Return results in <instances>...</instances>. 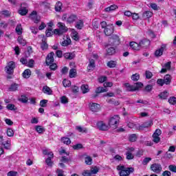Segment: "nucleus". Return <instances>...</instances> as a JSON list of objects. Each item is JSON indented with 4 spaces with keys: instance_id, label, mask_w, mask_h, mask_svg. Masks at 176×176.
<instances>
[{
    "instance_id": "f257e3e1",
    "label": "nucleus",
    "mask_w": 176,
    "mask_h": 176,
    "mask_svg": "<svg viewBox=\"0 0 176 176\" xmlns=\"http://www.w3.org/2000/svg\"><path fill=\"white\" fill-rule=\"evenodd\" d=\"M117 170L120 171V176H129L130 174H131V173H134V168H126L123 165L118 166Z\"/></svg>"
},
{
    "instance_id": "f03ea898",
    "label": "nucleus",
    "mask_w": 176,
    "mask_h": 176,
    "mask_svg": "<svg viewBox=\"0 0 176 176\" xmlns=\"http://www.w3.org/2000/svg\"><path fill=\"white\" fill-rule=\"evenodd\" d=\"M58 29H55L54 30V34H55V35H63V34H65V32L68 31V28L65 26V23L61 22L58 23Z\"/></svg>"
},
{
    "instance_id": "7ed1b4c3",
    "label": "nucleus",
    "mask_w": 176,
    "mask_h": 176,
    "mask_svg": "<svg viewBox=\"0 0 176 176\" xmlns=\"http://www.w3.org/2000/svg\"><path fill=\"white\" fill-rule=\"evenodd\" d=\"M120 120V117L118 115H115L111 117L109 120V127H113V129H116L119 126V122Z\"/></svg>"
},
{
    "instance_id": "20e7f679",
    "label": "nucleus",
    "mask_w": 176,
    "mask_h": 176,
    "mask_svg": "<svg viewBox=\"0 0 176 176\" xmlns=\"http://www.w3.org/2000/svg\"><path fill=\"white\" fill-rule=\"evenodd\" d=\"M109 45H110V46H118V45H120V38L119 36H118V34H113L109 37Z\"/></svg>"
},
{
    "instance_id": "39448f33",
    "label": "nucleus",
    "mask_w": 176,
    "mask_h": 176,
    "mask_svg": "<svg viewBox=\"0 0 176 176\" xmlns=\"http://www.w3.org/2000/svg\"><path fill=\"white\" fill-rule=\"evenodd\" d=\"M14 68H16V63L13 61H10L6 67H5L4 70L6 74L8 75H13L14 72Z\"/></svg>"
},
{
    "instance_id": "423d86ee",
    "label": "nucleus",
    "mask_w": 176,
    "mask_h": 176,
    "mask_svg": "<svg viewBox=\"0 0 176 176\" xmlns=\"http://www.w3.org/2000/svg\"><path fill=\"white\" fill-rule=\"evenodd\" d=\"M146 42V40H142L140 43L132 41L129 43V46L133 49V50H140V49H141V46H144Z\"/></svg>"
},
{
    "instance_id": "0eeeda50",
    "label": "nucleus",
    "mask_w": 176,
    "mask_h": 176,
    "mask_svg": "<svg viewBox=\"0 0 176 176\" xmlns=\"http://www.w3.org/2000/svg\"><path fill=\"white\" fill-rule=\"evenodd\" d=\"M28 6L27 3H22L20 9L18 10V13L21 16H25L28 13Z\"/></svg>"
},
{
    "instance_id": "6e6552de",
    "label": "nucleus",
    "mask_w": 176,
    "mask_h": 176,
    "mask_svg": "<svg viewBox=\"0 0 176 176\" xmlns=\"http://www.w3.org/2000/svg\"><path fill=\"white\" fill-rule=\"evenodd\" d=\"M126 160H133V159H134V151H135V149L134 148V147H128L126 148Z\"/></svg>"
},
{
    "instance_id": "1a4fd4ad",
    "label": "nucleus",
    "mask_w": 176,
    "mask_h": 176,
    "mask_svg": "<svg viewBox=\"0 0 176 176\" xmlns=\"http://www.w3.org/2000/svg\"><path fill=\"white\" fill-rule=\"evenodd\" d=\"M151 170L153 171V173H155V174H160L163 168L162 167V164L155 163L151 165Z\"/></svg>"
},
{
    "instance_id": "9d476101",
    "label": "nucleus",
    "mask_w": 176,
    "mask_h": 176,
    "mask_svg": "<svg viewBox=\"0 0 176 176\" xmlns=\"http://www.w3.org/2000/svg\"><path fill=\"white\" fill-rule=\"evenodd\" d=\"M96 127H98V130H100V131H107L109 130V125L105 124L103 121L98 122Z\"/></svg>"
},
{
    "instance_id": "9b49d317",
    "label": "nucleus",
    "mask_w": 176,
    "mask_h": 176,
    "mask_svg": "<svg viewBox=\"0 0 176 176\" xmlns=\"http://www.w3.org/2000/svg\"><path fill=\"white\" fill-rule=\"evenodd\" d=\"M162 135V131L160 129H156L153 134V141L155 144H159L160 142V135Z\"/></svg>"
},
{
    "instance_id": "f8f14e48",
    "label": "nucleus",
    "mask_w": 176,
    "mask_h": 176,
    "mask_svg": "<svg viewBox=\"0 0 176 176\" xmlns=\"http://www.w3.org/2000/svg\"><path fill=\"white\" fill-rule=\"evenodd\" d=\"M89 107L92 112H98V111L100 109V104L94 102L89 103Z\"/></svg>"
},
{
    "instance_id": "ddd939ff",
    "label": "nucleus",
    "mask_w": 176,
    "mask_h": 176,
    "mask_svg": "<svg viewBox=\"0 0 176 176\" xmlns=\"http://www.w3.org/2000/svg\"><path fill=\"white\" fill-rule=\"evenodd\" d=\"M54 52H50L46 58V64L47 65H50L52 63L54 62Z\"/></svg>"
},
{
    "instance_id": "4468645a",
    "label": "nucleus",
    "mask_w": 176,
    "mask_h": 176,
    "mask_svg": "<svg viewBox=\"0 0 176 176\" xmlns=\"http://www.w3.org/2000/svg\"><path fill=\"white\" fill-rule=\"evenodd\" d=\"M164 49H166V45L163 44L160 49L157 50L155 52V56L156 57H160V56H162L163 55V52H164Z\"/></svg>"
},
{
    "instance_id": "2eb2a0df",
    "label": "nucleus",
    "mask_w": 176,
    "mask_h": 176,
    "mask_svg": "<svg viewBox=\"0 0 176 176\" xmlns=\"http://www.w3.org/2000/svg\"><path fill=\"white\" fill-rule=\"evenodd\" d=\"M75 21H78V16L75 14H71L67 19V23H68V24H72V23H75Z\"/></svg>"
},
{
    "instance_id": "dca6fc26",
    "label": "nucleus",
    "mask_w": 176,
    "mask_h": 176,
    "mask_svg": "<svg viewBox=\"0 0 176 176\" xmlns=\"http://www.w3.org/2000/svg\"><path fill=\"white\" fill-rule=\"evenodd\" d=\"M104 34L107 36H111L113 34V26H107L104 29Z\"/></svg>"
},
{
    "instance_id": "f3484780",
    "label": "nucleus",
    "mask_w": 176,
    "mask_h": 176,
    "mask_svg": "<svg viewBox=\"0 0 176 176\" xmlns=\"http://www.w3.org/2000/svg\"><path fill=\"white\" fill-rule=\"evenodd\" d=\"M170 68H171V62H167L166 63L164 64L160 72L161 74H164L167 72V70L170 69Z\"/></svg>"
},
{
    "instance_id": "a211bd4d",
    "label": "nucleus",
    "mask_w": 176,
    "mask_h": 176,
    "mask_svg": "<svg viewBox=\"0 0 176 176\" xmlns=\"http://www.w3.org/2000/svg\"><path fill=\"white\" fill-rule=\"evenodd\" d=\"M30 19L32 20H33V21L36 23H39V20L40 19L38 18V16L36 14V11H33L31 14H30Z\"/></svg>"
},
{
    "instance_id": "6ab92c4d",
    "label": "nucleus",
    "mask_w": 176,
    "mask_h": 176,
    "mask_svg": "<svg viewBox=\"0 0 176 176\" xmlns=\"http://www.w3.org/2000/svg\"><path fill=\"white\" fill-rule=\"evenodd\" d=\"M153 124L151 121L146 122L139 126V130H144V129H148Z\"/></svg>"
},
{
    "instance_id": "aec40b11",
    "label": "nucleus",
    "mask_w": 176,
    "mask_h": 176,
    "mask_svg": "<svg viewBox=\"0 0 176 176\" xmlns=\"http://www.w3.org/2000/svg\"><path fill=\"white\" fill-rule=\"evenodd\" d=\"M153 16V12L151 11H144L142 14V18L144 19V20H146V19H151Z\"/></svg>"
},
{
    "instance_id": "412c9836",
    "label": "nucleus",
    "mask_w": 176,
    "mask_h": 176,
    "mask_svg": "<svg viewBox=\"0 0 176 176\" xmlns=\"http://www.w3.org/2000/svg\"><path fill=\"white\" fill-rule=\"evenodd\" d=\"M63 39H64V41L61 42L62 46L65 47V46H68L69 45H71L72 41H71V38H69V36H67L66 37V38H64Z\"/></svg>"
},
{
    "instance_id": "4be33fe9",
    "label": "nucleus",
    "mask_w": 176,
    "mask_h": 176,
    "mask_svg": "<svg viewBox=\"0 0 176 176\" xmlns=\"http://www.w3.org/2000/svg\"><path fill=\"white\" fill-rule=\"evenodd\" d=\"M118 9V6L113 4L110 6L109 7H107L104 9V12H107L109 13V12H113L114 10H116Z\"/></svg>"
},
{
    "instance_id": "5701e85b",
    "label": "nucleus",
    "mask_w": 176,
    "mask_h": 176,
    "mask_svg": "<svg viewBox=\"0 0 176 176\" xmlns=\"http://www.w3.org/2000/svg\"><path fill=\"white\" fill-rule=\"evenodd\" d=\"M43 91L45 93V94H47L48 96H52L53 91L50 89V87L47 86H44L43 87Z\"/></svg>"
},
{
    "instance_id": "b1692460",
    "label": "nucleus",
    "mask_w": 176,
    "mask_h": 176,
    "mask_svg": "<svg viewBox=\"0 0 176 176\" xmlns=\"http://www.w3.org/2000/svg\"><path fill=\"white\" fill-rule=\"evenodd\" d=\"M19 85L16 84V83H12L10 88L9 90L10 91H17V90H19Z\"/></svg>"
},
{
    "instance_id": "393cba45",
    "label": "nucleus",
    "mask_w": 176,
    "mask_h": 176,
    "mask_svg": "<svg viewBox=\"0 0 176 176\" xmlns=\"http://www.w3.org/2000/svg\"><path fill=\"white\" fill-rule=\"evenodd\" d=\"M125 87H126V90L128 91H137V88L134 87V85H130L129 83L124 84Z\"/></svg>"
},
{
    "instance_id": "a878e982",
    "label": "nucleus",
    "mask_w": 176,
    "mask_h": 176,
    "mask_svg": "<svg viewBox=\"0 0 176 176\" xmlns=\"http://www.w3.org/2000/svg\"><path fill=\"white\" fill-rule=\"evenodd\" d=\"M168 96H169V94H168V91H164V92H162L160 94H159V97L162 100H166Z\"/></svg>"
},
{
    "instance_id": "bb28decb",
    "label": "nucleus",
    "mask_w": 176,
    "mask_h": 176,
    "mask_svg": "<svg viewBox=\"0 0 176 176\" xmlns=\"http://www.w3.org/2000/svg\"><path fill=\"white\" fill-rule=\"evenodd\" d=\"M164 82L165 85H170V83H171V76H170L169 74H166L164 77Z\"/></svg>"
},
{
    "instance_id": "cd10ccee",
    "label": "nucleus",
    "mask_w": 176,
    "mask_h": 176,
    "mask_svg": "<svg viewBox=\"0 0 176 176\" xmlns=\"http://www.w3.org/2000/svg\"><path fill=\"white\" fill-rule=\"evenodd\" d=\"M63 56L65 58H67V60H72V58L75 57V54L67 52L65 53Z\"/></svg>"
},
{
    "instance_id": "c85d7f7f",
    "label": "nucleus",
    "mask_w": 176,
    "mask_h": 176,
    "mask_svg": "<svg viewBox=\"0 0 176 176\" xmlns=\"http://www.w3.org/2000/svg\"><path fill=\"white\" fill-rule=\"evenodd\" d=\"M72 38L74 41H79V34L76 30H73L72 32Z\"/></svg>"
},
{
    "instance_id": "c756f323",
    "label": "nucleus",
    "mask_w": 176,
    "mask_h": 176,
    "mask_svg": "<svg viewBox=\"0 0 176 176\" xmlns=\"http://www.w3.org/2000/svg\"><path fill=\"white\" fill-rule=\"evenodd\" d=\"M23 76L25 79H28L31 76V70L27 69L23 73Z\"/></svg>"
},
{
    "instance_id": "7c9ffc66",
    "label": "nucleus",
    "mask_w": 176,
    "mask_h": 176,
    "mask_svg": "<svg viewBox=\"0 0 176 176\" xmlns=\"http://www.w3.org/2000/svg\"><path fill=\"white\" fill-rule=\"evenodd\" d=\"M118 65V62L115 60H110L107 63V67L109 68H115Z\"/></svg>"
},
{
    "instance_id": "2f4dec72",
    "label": "nucleus",
    "mask_w": 176,
    "mask_h": 176,
    "mask_svg": "<svg viewBox=\"0 0 176 176\" xmlns=\"http://www.w3.org/2000/svg\"><path fill=\"white\" fill-rule=\"evenodd\" d=\"M96 67V63L94 60L91 59L89 61V64L88 65L87 69L88 71H91Z\"/></svg>"
},
{
    "instance_id": "473e14b6",
    "label": "nucleus",
    "mask_w": 176,
    "mask_h": 176,
    "mask_svg": "<svg viewBox=\"0 0 176 176\" xmlns=\"http://www.w3.org/2000/svg\"><path fill=\"white\" fill-rule=\"evenodd\" d=\"M63 8V3L58 1L55 5V10L56 12H61V9Z\"/></svg>"
},
{
    "instance_id": "72a5a7b5",
    "label": "nucleus",
    "mask_w": 176,
    "mask_h": 176,
    "mask_svg": "<svg viewBox=\"0 0 176 176\" xmlns=\"http://www.w3.org/2000/svg\"><path fill=\"white\" fill-rule=\"evenodd\" d=\"M15 31L18 35H21V34H23V27L21 26V24L17 25Z\"/></svg>"
},
{
    "instance_id": "f704fd0d",
    "label": "nucleus",
    "mask_w": 176,
    "mask_h": 176,
    "mask_svg": "<svg viewBox=\"0 0 176 176\" xmlns=\"http://www.w3.org/2000/svg\"><path fill=\"white\" fill-rule=\"evenodd\" d=\"M107 91H108L107 89L101 87H98L96 90V94H100V93H107Z\"/></svg>"
},
{
    "instance_id": "c9c22d12",
    "label": "nucleus",
    "mask_w": 176,
    "mask_h": 176,
    "mask_svg": "<svg viewBox=\"0 0 176 176\" xmlns=\"http://www.w3.org/2000/svg\"><path fill=\"white\" fill-rule=\"evenodd\" d=\"M41 47L42 50H47L49 45H47V43H46L45 41L42 40V43H41Z\"/></svg>"
},
{
    "instance_id": "e433bc0d",
    "label": "nucleus",
    "mask_w": 176,
    "mask_h": 176,
    "mask_svg": "<svg viewBox=\"0 0 176 176\" xmlns=\"http://www.w3.org/2000/svg\"><path fill=\"white\" fill-rule=\"evenodd\" d=\"M81 90H82L83 94H86V93H89V85H82L81 86Z\"/></svg>"
},
{
    "instance_id": "4c0bfd02",
    "label": "nucleus",
    "mask_w": 176,
    "mask_h": 176,
    "mask_svg": "<svg viewBox=\"0 0 176 176\" xmlns=\"http://www.w3.org/2000/svg\"><path fill=\"white\" fill-rule=\"evenodd\" d=\"M60 141L61 142L65 144L66 145H69V144H71V140L69 139V138H62Z\"/></svg>"
},
{
    "instance_id": "58836bf2",
    "label": "nucleus",
    "mask_w": 176,
    "mask_h": 176,
    "mask_svg": "<svg viewBox=\"0 0 176 176\" xmlns=\"http://www.w3.org/2000/svg\"><path fill=\"white\" fill-rule=\"evenodd\" d=\"M76 28H77V30H82V28H83V21L82 20L76 22Z\"/></svg>"
},
{
    "instance_id": "ea45409f",
    "label": "nucleus",
    "mask_w": 176,
    "mask_h": 176,
    "mask_svg": "<svg viewBox=\"0 0 176 176\" xmlns=\"http://www.w3.org/2000/svg\"><path fill=\"white\" fill-rule=\"evenodd\" d=\"M115 48L111 47H109L107 50V53L108 54V56H112L113 54H115Z\"/></svg>"
},
{
    "instance_id": "a19ab883",
    "label": "nucleus",
    "mask_w": 176,
    "mask_h": 176,
    "mask_svg": "<svg viewBox=\"0 0 176 176\" xmlns=\"http://www.w3.org/2000/svg\"><path fill=\"white\" fill-rule=\"evenodd\" d=\"M18 42L22 46H25V45H27V41L25 39H23L21 36L18 37Z\"/></svg>"
},
{
    "instance_id": "79ce46f5",
    "label": "nucleus",
    "mask_w": 176,
    "mask_h": 176,
    "mask_svg": "<svg viewBox=\"0 0 176 176\" xmlns=\"http://www.w3.org/2000/svg\"><path fill=\"white\" fill-rule=\"evenodd\" d=\"M52 159H53V157H52V156H50L45 160V163L47 166H49L50 167H52V166H53V162H52Z\"/></svg>"
},
{
    "instance_id": "37998d69",
    "label": "nucleus",
    "mask_w": 176,
    "mask_h": 176,
    "mask_svg": "<svg viewBox=\"0 0 176 176\" xmlns=\"http://www.w3.org/2000/svg\"><path fill=\"white\" fill-rule=\"evenodd\" d=\"M6 134H7L8 137H13V135H14V131H13V129H10V128L7 129Z\"/></svg>"
},
{
    "instance_id": "c03bdc74",
    "label": "nucleus",
    "mask_w": 176,
    "mask_h": 176,
    "mask_svg": "<svg viewBox=\"0 0 176 176\" xmlns=\"http://www.w3.org/2000/svg\"><path fill=\"white\" fill-rule=\"evenodd\" d=\"M43 155H48L49 157L51 156V157H54V154H53V152H49V150L44 149L43 150Z\"/></svg>"
},
{
    "instance_id": "a18cd8bd",
    "label": "nucleus",
    "mask_w": 176,
    "mask_h": 176,
    "mask_svg": "<svg viewBox=\"0 0 176 176\" xmlns=\"http://www.w3.org/2000/svg\"><path fill=\"white\" fill-rule=\"evenodd\" d=\"M19 101H21V102H23V104H26V102H28V98L24 95H22L19 98Z\"/></svg>"
},
{
    "instance_id": "49530a36",
    "label": "nucleus",
    "mask_w": 176,
    "mask_h": 176,
    "mask_svg": "<svg viewBox=\"0 0 176 176\" xmlns=\"http://www.w3.org/2000/svg\"><path fill=\"white\" fill-rule=\"evenodd\" d=\"M69 78H74V76H76V69H70L69 72Z\"/></svg>"
},
{
    "instance_id": "de8ad7c7",
    "label": "nucleus",
    "mask_w": 176,
    "mask_h": 176,
    "mask_svg": "<svg viewBox=\"0 0 176 176\" xmlns=\"http://www.w3.org/2000/svg\"><path fill=\"white\" fill-rule=\"evenodd\" d=\"M1 145H3L5 149H10V141L9 140H5Z\"/></svg>"
},
{
    "instance_id": "09e8293b",
    "label": "nucleus",
    "mask_w": 176,
    "mask_h": 176,
    "mask_svg": "<svg viewBox=\"0 0 176 176\" xmlns=\"http://www.w3.org/2000/svg\"><path fill=\"white\" fill-rule=\"evenodd\" d=\"M129 140L131 142H135V141H137V135L136 134L130 135Z\"/></svg>"
},
{
    "instance_id": "8fccbe9b",
    "label": "nucleus",
    "mask_w": 176,
    "mask_h": 176,
    "mask_svg": "<svg viewBox=\"0 0 176 176\" xmlns=\"http://www.w3.org/2000/svg\"><path fill=\"white\" fill-rule=\"evenodd\" d=\"M36 131L39 134H42V133L45 132V128L42 127L41 126H36Z\"/></svg>"
},
{
    "instance_id": "3c124183",
    "label": "nucleus",
    "mask_w": 176,
    "mask_h": 176,
    "mask_svg": "<svg viewBox=\"0 0 176 176\" xmlns=\"http://www.w3.org/2000/svg\"><path fill=\"white\" fill-rule=\"evenodd\" d=\"M145 76L146 79H151L152 76H153V74H152V72L149 70H146L145 72Z\"/></svg>"
},
{
    "instance_id": "603ef678",
    "label": "nucleus",
    "mask_w": 176,
    "mask_h": 176,
    "mask_svg": "<svg viewBox=\"0 0 176 176\" xmlns=\"http://www.w3.org/2000/svg\"><path fill=\"white\" fill-rule=\"evenodd\" d=\"M7 109H8L9 111H16V109H17L16 108V106H14V104H8L6 107Z\"/></svg>"
},
{
    "instance_id": "864d4df0",
    "label": "nucleus",
    "mask_w": 176,
    "mask_h": 176,
    "mask_svg": "<svg viewBox=\"0 0 176 176\" xmlns=\"http://www.w3.org/2000/svg\"><path fill=\"white\" fill-rule=\"evenodd\" d=\"M63 83L64 87H69V86H71V81L68 80H66V79L63 80Z\"/></svg>"
},
{
    "instance_id": "5fc2aeb1",
    "label": "nucleus",
    "mask_w": 176,
    "mask_h": 176,
    "mask_svg": "<svg viewBox=\"0 0 176 176\" xmlns=\"http://www.w3.org/2000/svg\"><path fill=\"white\" fill-rule=\"evenodd\" d=\"M92 162H93V160H92L90 157H85V162L86 164H87L88 166H91Z\"/></svg>"
},
{
    "instance_id": "6e6d98bb",
    "label": "nucleus",
    "mask_w": 176,
    "mask_h": 176,
    "mask_svg": "<svg viewBox=\"0 0 176 176\" xmlns=\"http://www.w3.org/2000/svg\"><path fill=\"white\" fill-rule=\"evenodd\" d=\"M131 79H132V80H133L134 82H137V80H140V74H135L132 75Z\"/></svg>"
},
{
    "instance_id": "4d7b16f0",
    "label": "nucleus",
    "mask_w": 176,
    "mask_h": 176,
    "mask_svg": "<svg viewBox=\"0 0 176 176\" xmlns=\"http://www.w3.org/2000/svg\"><path fill=\"white\" fill-rule=\"evenodd\" d=\"M76 129L79 133H86L87 131V129L82 128V126H76Z\"/></svg>"
},
{
    "instance_id": "13d9d810",
    "label": "nucleus",
    "mask_w": 176,
    "mask_h": 176,
    "mask_svg": "<svg viewBox=\"0 0 176 176\" xmlns=\"http://www.w3.org/2000/svg\"><path fill=\"white\" fill-rule=\"evenodd\" d=\"M169 104H171V105H175L176 104V98L175 97H170L168 99Z\"/></svg>"
},
{
    "instance_id": "bf43d9fd",
    "label": "nucleus",
    "mask_w": 176,
    "mask_h": 176,
    "mask_svg": "<svg viewBox=\"0 0 176 176\" xmlns=\"http://www.w3.org/2000/svg\"><path fill=\"white\" fill-rule=\"evenodd\" d=\"M47 100H42L40 101V107H42L43 108H45L47 107Z\"/></svg>"
},
{
    "instance_id": "052dcab7",
    "label": "nucleus",
    "mask_w": 176,
    "mask_h": 176,
    "mask_svg": "<svg viewBox=\"0 0 176 176\" xmlns=\"http://www.w3.org/2000/svg\"><path fill=\"white\" fill-rule=\"evenodd\" d=\"M151 160H152V158H151V157L144 158L142 161L143 166H146V164H148V163H149V162H151Z\"/></svg>"
},
{
    "instance_id": "680f3d73",
    "label": "nucleus",
    "mask_w": 176,
    "mask_h": 176,
    "mask_svg": "<svg viewBox=\"0 0 176 176\" xmlns=\"http://www.w3.org/2000/svg\"><path fill=\"white\" fill-rule=\"evenodd\" d=\"M150 8H152L153 10H159L160 9L159 6H157V4L155 3H150Z\"/></svg>"
},
{
    "instance_id": "e2e57ef3",
    "label": "nucleus",
    "mask_w": 176,
    "mask_h": 176,
    "mask_svg": "<svg viewBox=\"0 0 176 176\" xmlns=\"http://www.w3.org/2000/svg\"><path fill=\"white\" fill-rule=\"evenodd\" d=\"M1 14H3V16H5L6 17H9L11 14L9 10H6L1 11Z\"/></svg>"
},
{
    "instance_id": "0e129e2a",
    "label": "nucleus",
    "mask_w": 176,
    "mask_h": 176,
    "mask_svg": "<svg viewBox=\"0 0 176 176\" xmlns=\"http://www.w3.org/2000/svg\"><path fill=\"white\" fill-rule=\"evenodd\" d=\"M53 32H54L52 30V28H49L48 30H46L45 35L46 36H52L53 35Z\"/></svg>"
},
{
    "instance_id": "69168bd1",
    "label": "nucleus",
    "mask_w": 176,
    "mask_h": 176,
    "mask_svg": "<svg viewBox=\"0 0 176 176\" xmlns=\"http://www.w3.org/2000/svg\"><path fill=\"white\" fill-rule=\"evenodd\" d=\"M98 173V168L97 166L91 168V174H97Z\"/></svg>"
},
{
    "instance_id": "338daca9",
    "label": "nucleus",
    "mask_w": 176,
    "mask_h": 176,
    "mask_svg": "<svg viewBox=\"0 0 176 176\" xmlns=\"http://www.w3.org/2000/svg\"><path fill=\"white\" fill-rule=\"evenodd\" d=\"M168 168L170 171H172V173H176V166L175 165H170L168 166Z\"/></svg>"
},
{
    "instance_id": "774afa93",
    "label": "nucleus",
    "mask_w": 176,
    "mask_h": 176,
    "mask_svg": "<svg viewBox=\"0 0 176 176\" xmlns=\"http://www.w3.org/2000/svg\"><path fill=\"white\" fill-rule=\"evenodd\" d=\"M8 176H17V172L11 170L8 173Z\"/></svg>"
}]
</instances>
